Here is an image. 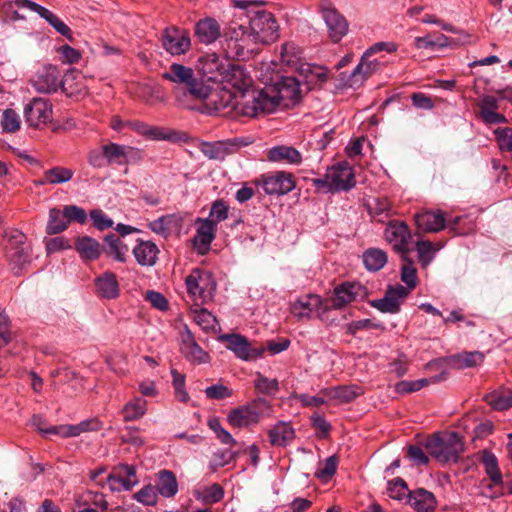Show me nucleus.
<instances>
[{
  "label": "nucleus",
  "mask_w": 512,
  "mask_h": 512,
  "mask_svg": "<svg viewBox=\"0 0 512 512\" xmlns=\"http://www.w3.org/2000/svg\"><path fill=\"white\" fill-rule=\"evenodd\" d=\"M263 4L256 0L234 1L238 11L223 34V49L227 57L248 59L258 44H269L278 39L279 25Z\"/></svg>",
  "instance_id": "f257e3e1"
},
{
  "label": "nucleus",
  "mask_w": 512,
  "mask_h": 512,
  "mask_svg": "<svg viewBox=\"0 0 512 512\" xmlns=\"http://www.w3.org/2000/svg\"><path fill=\"white\" fill-rule=\"evenodd\" d=\"M318 191L337 193L349 191L356 185L353 168L347 162H340L329 167L322 178L312 180Z\"/></svg>",
  "instance_id": "f03ea898"
},
{
  "label": "nucleus",
  "mask_w": 512,
  "mask_h": 512,
  "mask_svg": "<svg viewBox=\"0 0 512 512\" xmlns=\"http://www.w3.org/2000/svg\"><path fill=\"white\" fill-rule=\"evenodd\" d=\"M428 453L440 462H456L464 451L462 439L456 432H448L443 436L437 434L425 441Z\"/></svg>",
  "instance_id": "7ed1b4c3"
},
{
  "label": "nucleus",
  "mask_w": 512,
  "mask_h": 512,
  "mask_svg": "<svg viewBox=\"0 0 512 512\" xmlns=\"http://www.w3.org/2000/svg\"><path fill=\"white\" fill-rule=\"evenodd\" d=\"M274 110L275 102L273 98H269V92L266 90L253 88L238 94L236 118L239 116L257 117Z\"/></svg>",
  "instance_id": "20e7f679"
},
{
  "label": "nucleus",
  "mask_w": 512,
  "mask_h": 512,
  "mask_svg": "<svg viewBox=\"0 0 512 512\" xmlns=\"http://www.w3.org/2000/svg\"><path fill=\"white\" fill-rule=\"evenodd\" d=\"M74 78V71L67 72L63 78L59 69L53 65L44 66L32 80L33 87L40 93H54L59 88L66 94L72 95L75 90L69 85Z\"/></svg>",
  "instance_id": "39448f33"
},
{
  "label": "nucleus",
  "mask_w": 512,
  "mask_h": 512,
  "mask_svg": "<svg viewBox=\"0 0 512 512\" xmlns=\"http://www.w3.org/2000/svg\"><path fill=\"white\" fill-rule=\"evenodd\" d=\"M271 411L270 403L264 398H256L247 405L231 410L227 416L229 424L236 428L248 427L259 422L262 416Z\"/></svg>",
  "instance_id": "423d86ee"
},
{
  "label": "nucleus",
  "mask_w": 512,
  "mask_h": 512,
  "mask_svg": "<svg viewBox=\"0 0 512 512\" xmlns=\"http://www.w3.org/2000/svg\"><path fill=\"white\" fill-rule=\"evenodd\" d=\"M162 77L177 85L185 86L188 92L194 97H205L207 95V86L200 83L191 67L180 63H172Z\"/></svg>",
  "instance_id": "0eeeda50"
},
{
  "label": "nucleus",
  "mask_w": 512,
  "mask_h": 512,
  "mask_svg": "<svg viewBox=\"0 0 512 512\" xmlns=\"http://www.w3.org/2000/svg\"><path fill=\"white\" fill-rule=\"evenodd\" d=\"M197 99H204L207 108L217 115L236 118L238 94L227 87L217 91H211L207 87V95Z\"/></svg>",
  "instance_id": "6e6552de"
},
{
  "label": "nucleus",
  "mask_w": 512,
  "mask_h": 512,
  "mask_svg": "<svg viewBox=\"0 0 512 512\" xmlns=\"http://www.w3.org/2000/svg\"><path fill=\"white\" fill-rule=\"evenodd\" d=\"M187 292L194 301L201 303L212 299L216 290V283L208 271L194 269L186 277Z\"/></svg>",
  "instance_id": "1a4fd4ad"
},
{
  "label": "nucleus",
  "mask_w": 512,
  "mask_h": 512,
  "mask_svg": "<svg viewBox=\"0 0 512 512\" xmlns=\"http://www.w3.org/2000/svg\"><path fill=\"white\" fill-rule=\"evenodd\" d=\"M254 183L267 195H285L295 188L293 175L285 171L263 174Z\"/></svg>",
  "instance_id": "9d476101"
},
{
  "label": "nucleus",
  "mask_w": 512,
  "mask_h": 512,
  "mask_svg": "<svg viewBox=\"0 0 512 512\" xmlns=\"http://www.w3.org/2000/svg\"><path fill=\"white\" fill-rule=\"evenodd\" d=\"M301 86L297 76H285L266 91L269 92V98H273L276 108L279 105L289 106L297 101L300 98Z\"/></svg>",
  "instance_id": "9b49d317"
},
{
  "label": "nucleus",
  "mask_w": 512,
  "mask_h": 512,
  "mask_svg": "<svg viewBox=\"0 0 512 512\" xmlns=\"http://www.w3.org/2000/svg\"><path fill=\"white\" fill-rule=\"evenodd\" d=\"M106 483L112 492L131 490L139 483L135 466L123 463L114 466Z\"/></svg>",
  "instance_id": "f8f14e48"
},
{
  "label": "nucleus",
  "mask_w": 512,
  "mask_h": 512,
  "mask_svg": "<svg viewBox=\"0 0 512 512\" xmlns=\"http://www.w3.org/2000/svg\"><path fill=\"white\" fill-rule=\"evenodd\" d=\"M367 295L368 290L362 284L357 282L344 283L335 288L334 295L329 299V302L325 304L324 309H328L329 307L338 309L352 301L363 300Z\"/></svg>",
  "instance_id": "ddd939ff"
},
{
  "label": "nucleus",
  "mask_w": 512,
  "mask_h": 512,
  "mask_svg": "<svg viewBox=\"0 0 512 512\" xmlns=\"http://www.w3.org/2000/svg\"><path fill=\"white\" fill-rule=\"evenodd\" d=\"M162 47L172 56H180L191 48L189 33L181 28L172 26L164 30L161 37Z\"/></svg>",
  "instance_id": "4468645a"
},
{
  "label": "nucleus",
  "mask_w": 512,
  "mask_h": 512,
  "mask_svg": "<svg viewBox=\"0 0 512 512\" xmlns=\"http://www.w3.org/2000/svg\"><path fill=\"white\" fill-rule=\"evenodd\" d=\"M230 64L226 58H221L216 53H207L199 57L197 70L208 81H223V75Z\"/></svg>",
  "instance_id": "2eb2a0df"
},
{
  "label": "nucleus",
  "mask_w": 512,
  "mask_h": 512,
  "mask_svg": "<svg viewBox=\"0 0 512 512\" xmlns=\"http://www.w3.org/2000/svg\"><path fill=\"white\" fill-rule=\"evenodd\" d=\"M11 247L7 251V257L12 270L18 273L31 260L30 247L25 244V235L18 230H13L9 235Z\"/></svg>",
  "instance_id": "dca6fc26"
},
{
  "label": "nucleus",
  "mask_w": 512,
  "mask_h": 512,
  "mask_svg": "<svg viewBox=\"0 0 512 512\" xmlns=\"http://www.w3.org/2000/svg\"><path fill=\"white\" fill-rule=\"evenodd\" d=\"M221 338L227 342V348L244 361L255 360L265 351V347L251 348L248 340L239 334H227Z\"/></svg>",
  "instance_id": "f3484780"
},
{
  "label": "nucleus",
  "mask_w": 512,
  "mask_h": 512,
  "mask_svg": "<svg viewBox=\"0 0 512 512\" xmlns=\"http://www.w3.org/2000/svg\"><path fill=\"white\" fill-rule=\"evenodd\" d=\"M26 122L31 127H40L51 121L52 107L43 98H34L24 111Z\"/></svg>",
  "instance_id": "a211bd4d"
},
{
  "label": "nucleus",
  "mask_w": 512,
  "mask_h": 512,
  "mask_svg": "<svg viewBox=\"0 0 512 512\" xmlns=\"http://www.w3.org/2000/svg\"><path fill=\"white\" fill-rule=\"evenodd\" d=\"M408 296V289L402 285L390 286L382 299L373 301L372 306L383 313H398L401 303Z\"/></svg>",
  "instance_id": "6ab92c4d"
},
{
  "label": "nucleus",
  "mask_w": 512,
  "mask_h": 512,
  "mask_svg": "<svg viewBox=\"0 0 512 512\" xmlns=\"http://www.w3.org/2000/svg\"><path fill=\"white\" fill-rule=\"evenodd\" d=\"M19 7H25L33 12H36L40 17L45 19L59 34L72 40L71 29L54 13L47 8L32 2L30 0H16Z\"/></svg>",
  "instance_id": "aec40b11"
},
{
  "label": "nucleus",
  "mask_w": 512,
  "mask_h": 512,
  "mask_svg": "<svg viewBox=\"0 0 512 512\" xmlns=\"http://www.w3.org/2000/svg\"><path fill=\"white\" fill-rule=\"evenodd\" d=\"M297 77L302 86H305L307 90H311L326 82L328 71L321 66L302 63L297 69Z\"/></svg>",
  "instance_id": "412c9836"
},
{
  "label": "nucleus",
  "mask_w": 512,
  "mask_h": 512,
  "mask_svg": "<svg viewBox=\"0 0 512 512\" xmlns=\"http://www.w3.org/2000/svg\"><path fill=\"white\" fill-rule=\"evenodd\" d=\"M322 17L328 28L329 36L334 42L340 41L348 31L345 18L334 8L322 4Z\"/></svg>",
  "instance_id": "4be33fe9"
},
{
  "label": "nucleus",
  "mask_w": 512,
  "mask_h": 512,
  "mask_svg": "<svg viewBox=\"0 0 512 512\" xmlns=\"http://www.w3.org/2000/svg\"><path fill=\"white\" fill-rule=\"evenodd\" d=\"M220 83L230 85L236 94L253 89L252 78L246 73L245 69L231 62L223 75V81H220Z\"/></svg>",
  "instance_id": "5701e85b"
},
{
  "label": "nucleus",
  "mask_w": 512,
  "mask_h": 512,
  "mask_svg": "<svg viewBox=\"0 0 512 512\" xmlns=\"http://www.w3.org/2000/svg\"><path fill=\"white\" fill-rule=\"evenodd\" d=\"M385 238L396 251L404 254L409 251L408 244L411 234L405 223H390L385 229Z\"/></svg>",
  "instance_id": "b1692460"
},
{
  "label": "nucleus",
  "mask_w": 512,
  "mask_h": 512,
  "mask_svg": "<svg viewBox=\"0 0 512 512\" xmlns=\"http://www.w3.org/2000/svg\"><path fill=\"white\" fill-rule=\"evenodd\" d=\"M198 223L193 243L200 254L206 253L215 238L217 226L210 219L197 218Z\"/></svg>",
  "instance_id": "393cba45"
},
{
  "label": "nucleus",
  "mask_w": 512,
  "mask_h": 512,
  "mask_svg": "<svg viewBox=\"0 0 512 512\" xmlns=\"http://www.w3.org/2000/svg\"><path fill=\"white\" fill-rule=\"evenodd\" d=\"M181 352L186 359L192 363L202 364L207 363L210 359L207 352H205L196 342L190 330L186 329L181 336Z\"/></svg>",
  "instance_id": "a878e982"
},
{
  "label": "nucleus",
  "mask_w": 512,
  "mask_h": 512,
  "mask_svg": "<svg viewBox=\"0 0 512 512\" xmlns=\"http://www.w3.org/2000/svg\"><path fill=\"white\" fill-rule=\"evenodd\" d=\"M238 146L232 141L203 142L200 151L210 160H224L228 155L236 152Z\"/></svg>",
  "instance_id": "bb28decb"
},
{
  "label": "nucleus",
  "mask_w": 512,
  "mask_h": 512,
  "mask_svg": "<svg viewBox=\"0 0 512 512\" xmlns=\"http://www.w3.org/2000/svg\"><path fill=\"white\" fill-rule=\"evenodd\" d=\"M371 55L372 53H369L368 50L363 54L360 62L352 72L351 85L361 84L380 69L381 61L378 59L370 60Z\"/></svg>",
  "instance_id": "cd10ccee"
},
{
  "label": "nucleus",
  "mask_w": 512,
  "mask_h": 512,
  "mask_svg": "<svg viewBox=\"0 0 512 512\" xmlns=\"http://www.w3.org/2000/svg\"><path fill=\"white\" fill-rule=\"evenodd\" d=\"M322 394L326 396L330 402L342 404L353 401L363 394V390L357 385L336 386L323 389Z\"/></svg>",
  "instance_id": "c85d7f7f"
},
{
  "label": "nucleus",
  "mask_w": 512,
  "mask_h": 512,
  "mask_svg": "<svg viewBox=\"0 0 512 512\" xmlns=\"http://www.w3.org/2000/svg\"><path fill=\"white\" fill-rule=\"evenodd\" d=\"M267 159L270 162L286 163L290 165H300L302 163V154L294 147L287 145H277L267 151Z\"/></svg>",
  "instance_id": "c756f323"
},
{
  "label": "nucleus",
  "mask_w": 512,
  "mask_h": 512,
  "mask_svg": "<svg viewBox=\"0 0 512 512\" xmlns=\"http://www.w3.org/2000/svg\"><path fill=\"white\" fill-rule=\"evenodd\" d=\"M221 35L220 24L213 18L199 20L195 26V36L203 44L215 42Z\"/></svg>",
  "instance_id": "7c9ffc66"
},
{
  "label": "nucleus",
  "mask_w": 512,
  "mask_h": 512,
  "mask_svg": "<svg viewBox=\"0 0 512 512\" xmlns=\"http://www.w3.org/2000/svg\"><path fill=\"white\" fill-rule=\"evenodd\" d=\"M101 429V422L97 418L86 419L76 425H58L54 432L63 438L76 437L84 432L98 431Z\"/></svg>",
  "instance_id": "2f4dec72"
},
{
  "label": "nucleus",
  "mask_w": 512,
  "mask_h": 512,
  "mask_svg": "<svg viewBox=\"0 0 512 512\" xmlns=\"http://www.w3.org/2000/svg\"><path fill=\"white\" fill-rule=\"evenodd\" d=\"M409 504L418 512H430L437 506L434 494L424 488H418L409 493Z\"/></svg>",
  "instance_id": "473e14b6"
},
{
  "label": "nucleus",
  "mask_w": 512,
  "mask_h": 512,
  "mask_svg": "<svg viewBox=\"0 0 512 512\" xmlns=\"http://www.w3.org/2000/svg\"><path fill=\"white\" fill-rule=\"evenodd\" d=\"M419 229L427 232H439L445 227V218L440 211H424L415 215Z\"/></svg>",
  "instance_id": "72a5a7b5"
},
{
  "label": "nucleus",
  "mask_w": 512,
  "mask_h": 512,
  "mask_svg": "<svg viewBox=\"0 0 512 512\" xmlns=\"http://www.w3.org/2000/svg\"><path fill=\"white\" fill-rule=\"evenodd\" d=\"M136 261L142 266H153L159 254L157 245L152 241L138 240L133 249Z\"/></svg>",
  "instance_id": "f704fd0d"
},
{
  "label": "nucleus",
  "mask_w": 512,
  "mask_h": 512,
  "mask_svg": "<svg viewBox=\"0 0 512 512\" xmlns=\"http://www.w3.org/2000/svg\"><path fill=\"white\" fill-rule=\"evenodd\" d=\"M103 146L108 165H124L128 162V158L136 152L133 147L117 143H108Z\"/></svg>",
  "instance_id": "c9c22d12"
},
{
  "label": "nucleus",
  "mask_w": 512,
  "mask_h": 512,
  "mask_svg": "<svg viewBox=\"0 0 512 512\" xmlns=\"http://www.w3.org/2000/svg\"><path fill=\"white\" fill-rule=\"evenodd\" d=\"M322 306L321 298L317 295H307L291 305V313L298 319L310 318L312 312Z\"/></svg>",
  "instance_id": "e433bc0d"
},
{
  "label": "nucleus",
  "mask_w": 512,
  "mask_h": 512,
  "mask_svg": "<svg viewBox=\"0 0 512 512\" xmlns=\"http://www.w3.org/2000/svg\"><path fill=\"white\" fill-rule=\"evenodd\" d=\"M269 441L274 446H286L295 437L292 426L286 422H279L268 431Z\"/></svg>",
  "instance_id": "4c0bfd02"
},
{
  "label": "nucleus",
  "mask_w": 512,
  "mask_h": 512,
  "mask_svg": "<svg viewBox=\"0 0 512 512\" xmlns=\"http://www.w3.org/2000/svg\"><path fill=\"white\" fill-rule=\"evenodd\" d=\"M74 175V170L63 166H54L44 171L42 179L39 180L41 185H59L69 182Z\"/></svg>",
  "instance_id": "58836bf2"
},
{
  "label": "nucleus",
  "mask_w": 512,
  "mask_h": 512,
  "mask_svg": "<svg viewBox=\"0 0 512 512\" xmlns=\"http://www.w3.org/2000/svg\"><path fill=\"white\" fill-rule=\"evenodd\" d=\"M98 294L107 299L116 298L119 295V285L116 275L106 272L98 277L95 282Z\"/></svg>",
  "instance_id": "ea45409f"
},
{
  "label": "nucleus",
  "mask_w": 512,
  "mask_h": 512,
  "mask_svg": "<svg viewBox=\"0 0 512 512\" xmlns=\"http://www.w3.org/2000/svg\"><path fill=\"white\" fill-rule=\"evenodd\" d=\"M75 249L85 260H95L101 254L99 242L89 236L78 237L75 242Z\"/></svg>",
  "instance_id": "a19ab883"
},
{
  "label": "nucleus",
  "mask_w": 512,
  "mask_h": 512,
  "mask_svg": "<svg viewBox=\"0 0 512 512\" xmlns=\"http://www.w3.org/2000/svg\"><path fill=\"white\" fill-rule=\"evenodd\" d=\"M155 488L163 497H174L178 492V482L175 474L169 470L159 471Z\"/></svg>",
  "instance_id": "79ce46f5"
},
{
  "label": "nucleus",
  "mask_w": 512,
  "mask_h": 512,
  "mask_svg": "<svg viewBox=\"0 0 512 512\" xmlns=\"http://www.w3.org/2000/svg\"><path fill=\"white\" fill-rule=\"evenodd\" d=\"M180 218L175 214L163 215L148 223V228L155 234L167 238L172 228L178 226Z\"/></svg>",
  "instance_id": "37998d69"
},
{
  "label": "nucleus",
  "mask_w": 512,
  "mask_h": 512,
  "mask_svg": "<svg viewBox=\"0 0 512 512\" xmlns=\"http://www.w3.org/2000/svg\"><path fill=\"white\" fill-rule=\"evenodd\" d=\"M193 495L198 501L204 504H214L220 502L224 497V489L218 483L209 486H203L195 489Z\"/></svg>",
  "instance_id": "c03bdc74"
},
{
  "label": "nucleus",
  "mask_w": 512,
  "mask_h": 512,
  "mask_svg": "<svg viewBox=\"0 0 512 512\" xmlns=\"http://www.w3.org/2000/svg\"><path fill=\"white\" fill-rule=\"evenodd\" d=\"M487 403L495 410L503 411L512 407V391L500 389L485 396Z\"/></svg>",
  "instance_id": "a18cd8bd"
},
{
  "label": "nucleus",
  "mask_w": 512,
  "mask_h": 512,
  "mask_svg": "<svg viewBox=\"0 0 512 512\" xmlns=\"http://www.w3.org/2000/svg\"><path fill=\"white\" fill-rule=\"evenodd\" d=\"M363 262L369 271H378L387 262V254L378 248H370L363 253Z\"/></svg>",
  "instance_id": "49530a36"
},
{
  "label": "nucleus",
  "mask_w": 512,
  "mask_h": 512,
  "mask_svg": "<svg viewBox=\"0 0 512 512\" xmlns=\"http://www.w3.org/2000/svg\"><path fill=\"white\" fill-rule=\"evenodd\" d=\"M68 221L64 210L52 208L49 211V220L47 223L46 231L48 234H58L68 227Z\"/></svg>",
  "instance_id": "de8ad7c7"
},
{
  "label": "nucleus",
  "mask_w": 512,
  "mask_h": 512,
  "mask_svg": "<svg viewBox=\"0 0 512 512\" xmlns=\"http://www.w3.org/2000/svg\"><path fill=\"white\" fill-rule=\"evenodd\" d=\"M127 127L153 140L167 139L168 135L160 128L139 121H127Z\"/></svg>",
  "instance_id": "09e8293b"
},
{
  "label": "nucleus",
  "mask_w": 512,
  "mask_h": 512,
  "mask_svg": "<svg viewBox=\"0 0 512 512\" xmlns=\"http://www.w3.org/2000/svg\"><path fill=\"white\" fill-rule=\"evenodd\" d=\"M122 412L125 421L140 419L146 413V401L136 397L123 407Z\"/></svg>",
  "instance_id": "8fccbe9b"
},
{
  "label": "nucleus",
  "mask_w": 512,
  "mask_h": 512,
  "mask_svg": "<svg viewBox=\"0 0 512 512\" xmlns=\"http://www.w3.org/2000/svg\"><path fill=\"white\" fill-rule=\"evenodd\" d=\"M194 321L204 330H212L217 324L216 317L207 309L199 307L198 304L191 308Z\"/></svg>",
  "instance_id": "3c124183"
},
{
  "label": "nucleus",
  "mask_w": 512,
  "mask_h": 512,
  "mask_svg": "<svg viewBox=\"0 0 512 512\" xmlns=\"http://www.w3.org/2000/svg\"><path fill=\"white\" fill-rule=\"evenodd\" d=\"M453 360L460 369L470 368L481 364L484 360V354L478 351L463 352L453 356Z\"/></svg>",
  "instance_id": "603ef678"
},
{
  "label": "nucleus",
  "mask_w": 512,
  "mask_h": 512,
  "mask_svg": "<svg viewBox=\"0 0 512 512\" xmlns=\"http://www.w3.org/2000/svg\"><path fill=\"white\" fill-rule=\"evenodd\" d=\"M105 242L109 247V253L114 256L115 260L124 262L126 260V254L128 252L127 245L123 244L121 239L114 234L107 235Z\"/></svg>",
  "instance_id": "864d4df0"
},
{
  "label": "nucleus",
  "mask_w": 512,
  "mask_h": 512,
  "mask_svg": "<svg viewBox=\"0 0 512 512\" xmlns=\"http://www.w3.org/2000/svg\"><path fill=\"white\" fill-rule=\"evenodd\" d=\"M254 387L259 393L266 395H275L279 391L277 379L267 378L259 372L256 373Z\"/></svg>",
  "instance_id": "5fc2aeb1"
},
{
  "label": "nucleus",
  "mask_w": 512,
  "mask_h": 512,
  "mask_svg": "<svg viewBox=\"0 0 512 512\" xmlns=\"http://www.w3.org/2000/svg\"><path fill=\"white\" fill-rule=\"evenodd\" d=\"M485 470L491 481L495 484L502 482V475L498 468L497 458L494 454L485 451L482 457Z\"/></svg>",
  "instance_id": "6e6d98bb"
},
{
  "label": "nucleus",
  "mask_w": 512,
  "mask_h": 512,
  "mask_svg": "<svg viewBox=\"0 0 512 512\" xmlns=\"http://www.w3.org/2000/svg\"><path fill=\"white\" fill-rule=\"evenodd\" d=\"M337 466L338 458L335 455H332L319 465L315 472V476L326 482L336 473Z\"/></svg>",
  "instance_id": "4d7b16f0"
},
{
  "label": "nucleus",
  "mask_w": 512,
  "mask_h": 512,
  "mask_svg": "<svg viewBox=\"0 0 512 512\" xmlns=\"http://www.w3.org/2000/svg\"><path fill=\"white\" fill-rule=\"evenodd\" d=\"M386 493L392 499L401 500L407 496L409 497L410 491L403 479L396 478L388 482Z\"/></svg>",
  "instance_id": "13d9d810"
},
{
  "label": "nucleus",
  "mask_w": 512,
  "mask_h": 512,
  "mask_svg": "<svg viewBox=\"0 0 512 512\" xmlns=\"http://www.w3.org/2000/svg\"><path fill=\"white\" fill-rule=\"evenodd\" d=\"M21 120L19 115L12 109L3 112L1 126L5 132L14 133L20 129Z\"/></svg>",
  "instance_id": "bf43d9fd"
},
{
  "label": "nucleus",
  "mask_w": 512,
  "mask_h": 512,
  "mask_svg": "<svg viewBox=\"0 0 512 512\" xmlns=\"http://www.w3.org/2000/svg\"><path fill=\"white\" fill-rule=\"evenodd\" d=\"M494 134L500 150L502 152H508L512 156V128H497Z\"/></svg>",
  "instance_id": "052dcab7"
},
{
  "label": "nucleus",
  "mask_w": 512,
  "mask_h": 512,
  "mask_svg": "<svg viewBox=\"0 0 512 512\" xmlns=\"http://www.w3.org/2000/svg\"><path fill=\"white\" fill-rule=\"evenodd\" d=\"M401 280L407 285L408 293L417 285V271L413 263L405 261L401 268Z\"/></svg>",
  "instance_id": "680f3d73"
},
{
  "label": "nucleus",
  "mask_w": 512,
  "mask_h": 512,
  "mask_svg": "<svg viewBox=\"0 0 512 512\" xmlns=\"http://www.w3.org/2000/svg\"><path fill=\"white\" fill-rule=\"evenodd\" d=\"M134 498L148 506H153L157 502V490L152 485H146L134 494Z\"/></svg>",
  "instance_id": "e2e57ef3"
},
{
  "label": "nucleus",
  "mask_w": 512,
  "mask_h": 512,
  "mask_svg": "<svg viewBox=\"0 0 512 512\" xmlns=\"http://www.w3.org/2000/svg\"><path fill=\"white\" fill-rule=\"evenodd\" d=\"M228 212V205L222 200H217L212 204L208 219L217 225L219 222L227 219Z\"/></svg>",
  "instance_id": "0e129e2a"
},
{
  "label": "nucleus",
  "mask_w": 512,
  "mask_h": 512,
  "mask_svg": "<svg viewBox=\"0 0 512 512\" xmlns=\"http://www.w3.org/2000/svg\"><path fill=\"white\" fill-rule=\"evenodd\" d=\"M416 251L418 253L419 261L424 267L432 261L434 253L431 242L418 241L416 244Z\"/></svg>",
  "instance_id": "69168bd1"
},
{
  "label": "nucleus",
  "mask_w": 512,
  "mask_h": 512,
  "mask_svg": "<svg viewBox=\"0 0 512 512\" xmlns=\"http://www.w3.org/2000/svg\"><path fill=\"white\" fill-rule=\"evenodd\" d=\"M63 210L66 215L68 223L73 221V222L83 224L87 220L86 211L79 206L66 205V206H64Z\"/></svg>",
  "instance_id": "338daca9"
},
{
  "label": "nucleus",
  "mask_w": 512,
  "mask_h": 512,
  "mask_svg": "<svg viewBox=\"0 0 512 512\" xmlns=\"http://www.w3.org/2000/svg\"><path fill=\"white\" fill-rule=\"evenodd\" d=\"M90 218L93 221L94 226L99 230H105L111 228L114 224L113 220L110 219L102 210L95 209L90 211Z\"/></svg>",
  "instance_id": "774afa93"
}]
</instances>
